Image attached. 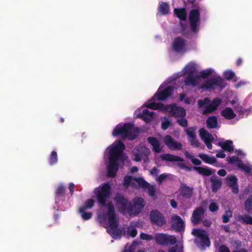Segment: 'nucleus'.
I'll return each mask as SVG.
<instances>
[{
    "label": "nucleus",
    "instance_id": "61",
    "mask_svg": "<svg viewBox=\"0 0 252 252\" xmlns=\"http://www.w3.org/2000/svg\"><path fill=\"white\" fill-rule=\"evenodd\" d=\"M170 205L173 208H176L177 207V203L174 199L170 200Z\"/></svg>",
    "mask_w": 252,
    "mask_h": 252
},
{
    "label": "nucleus",
    "instance_id": "41",
    "mask_svg": "<svg viewBox=\"0 0 252 252\" xmlns=\"http://www.w3.org/2000/svg\"><path fill=\"white\" fill-rule=\"evenodd\" d=\"M58 161V156L56 151H52L49 158V163L50 165H54Z\"/></svg>",
    "mask_w": 252,
    "mask_h": 252
},
{
    "label": "nucleus",
    "instance_id": "5",
    "mask_svg": "<svg viewBox=\"0 0 252 252\" xmlns=\"http://www.w3.org/2000/svg\"><path fill=\"white\" fill-rule=\"evenodd\" d=\"M124 186L127 189L129 187L136 189H142L147 191L149 195L155 197L156 189L155 185H151L142 178H132L130 176H126L124 180Z\"/></svg>",
    "mask_w": 252,
    "mask_h": 252
},
{
    "label": "nucleus",
    "instance_id": "39",
    "mask_svg": "<svg viewBox=\"0 0 252 252\" xmlns=\"http://www.w3.org/2000/svg\"><path fill=\"white\" fill-rule=\"evenodd\" d=\"M85 209L79 208V212L81 214V218L84 220L90 219L92 217V213L85 212Z\"/></svg>",
    "mask_w": 252,
    "mask_h": 252
},
{
    "label": "nucleus",
    "instance_id": "16",
    "mask_svg": "<svg viewBox=\"0 0 252 252\" xmlns=\"http://www.w3.org/2000/svg\"><path fill=\"white\" fill-rule=\"evenodd\" d=\"M189 20L191 32H197L199 30V12L198 9H193L190 11Z\"/></svg>",
    "mask_w": 252,
    "mask_h": 252
},
{
    "label": "nucleus",
    "instance_id": "32",
    "mask_svg": "<svg viewBox=\"0 0 252 252\" xmlns=\"http://www.w3.org/2000/svg\"><path fill=\"white\" fill-rule=\"evenodd\" d=\"M194 169L200 174L204 176H209L212 175L215 170L210 168L202 167H194Z\"/></svg>",
    "mask_w": 252,
    "mask_h": 252
},
{
    "label": "nucleus",
    "instance_id": "48",
    "mask_svg": "<svg viewBox=\"0 0 252 252\" xmlns=\"http://www.w3.org/2000/svg\"><path fill=\"white\" fill-rule=\"evenodd\" d=\"M223 76L227 80H230L235 76V73L231 70H226L223 72Z\"/></svg>",
    "mask_w": 252,
    "mask_h": 252
},
{
    "label": "nucleus",
    "instance_id": "3",
    "mask_svg": "<svg viewBox=\"0 0 252 252\" xmlns=\"http://www.w3.org/2000/svg\"><path fill=\"white\" fill-rule=\"evenodd\" d=\"M114 200L121 212L124 214L127 213L130 216L141 212L145 205L144 199L141 197H136L131 202H128L123 196L117 195Z\"/></svg>",
    "mask_w": 252,
    "mask_h": 252
},
{
    "label": "nucleus",
    "instance_id": "11",
    "mask_svg": "<svg viewBox=\"0 0 252 252\" xmlns=\"http://www.w3.org/2000/svg\"><path fill=\"white\" fill-rule=\"evenodd\" d=\"M192 234L196 237L194 242L200 249H204L210 246V241L206 232L204 230L193 229Z\"/></svg>",
    "mask_w": 252,
    "mask_h": 252
},
{
    "label": "nucleus",
    "instance_id": "23",
    "mask_svg": "<svg viewBox=\"0 0 252 252\" xmlns=\"http://www.w3.org/2000/svg\"><path fill=\"white\" fill-rule=\"evenodd\" d=\"M164 141L167 146L171 150H179L182 149V144L174 141L170 136H166L164 138Z\"/></svg>",
    "mask_w": 252,
    "mask_h": 252
},
{
    "label": "nucleus",
    "instance_id": "56",
    "mask_svg": "<svg viewBox=\"0 0 252 252\" xmlns=\"http://www.w3.org/2000/svg\"><path fill=\"white\" fill-rule=\"evenodd\" d=\"M185 155L187 158L190 159L191 160H192V158H194L193 154L192 153H189L188 152L186 151L185 153Z\"/></svg>",
    "mask_w": 252,
    "mask_h": 252
},
{
    "label": "nucleus",
    "instance_id": "4",
    "mask_svg": "<svg viewBox=\"0 0 252 252\" xmlns=\"http://www.w3.org/2000/svg\"><path fill=\"white\" fill-rule=\"evenodd\" d=\"M144 106L153 110L165 111L169 112L172 115L181 117L177 120L178 124L181 126H187V121L185 118L183 117L186 115V111L182 107L177 106L176 105L164 106L162 103H156L153 100L145 103Z\"/></svg>",
    "mask_w": 252,
    "mask_h": 252
},
{
    "label": "nucleus",
    "instance_id": "6",
    "mask_svg": "<svg viewBox=\"0 0 252 252\" xmlns=\"http://www.w3.org/2000/svg\"><path fill=\"white\" fill-rule=\"evenodd\" d=\"M214 71L212 68H208L200 71V75H198L201 78L200 84L198 85L199 89L211 90L222 87L223 80L220 76L218 75L215 76L212 79L204 82H202L203 79L207 78L212 75Z\"/></svg>",
    "mask_w": 252,
    "mask_h": 252
},
{
    "label": "nucleus",
    "instance_id": "27",
    "mask_svg": "<svg viewBox=\"0 0 252 252\" xmlns=\"http://www.w3.org/2000/svg\"><path fill=\"white\" fill-rule=\"evenodd\" d=\"M204 213V209L199 207L196 209L193 213L192 216V222L193 224H198L203 216Z\"/></svg>",
    "mask_w": 252,
    "mask_h": 252
},
{
    "label": "nucleus",
    "instance_id": "25",
    "mask_svg": "<svg viewBox=\"0 0 252 252\" xmlns=\"http://www.w3.org/2000/svg\"><path fill=\"white\" fill-rule=\"evenodd\" d=\"M192 194V189L187 186L186 185H182L179 189V196L186 198H190Z\"/></svg>",
    "mask_w": 252,
    "mask_h": 252
},
{
    "label": "nucleus",
    "instance_id": "62",
    "mask_svg": "<svg viewBox=\"0 0 252 252\" xmlns=\"http://www.w3.org/2000/svg\"><path fill=\"white\" fill-rule=\"evenodd\" d=\"M222 228L226 232H229L230 231V227L228 225H224L222 226Z\"/></svg>",
    "mask_w": 252,
    "mask_h": 252
},
{
    "label": "nucleus",
    "instance_id": "37",
    "mask_svg": "<svg viewBox=\"0 0 252 252\" xmlns=\"http://www.w3.org/2000/svg\"><path fill=\"white\" fill-rule=\"evenodd\" d=\"M244 207L248 213L252 214V195H250L245 201Z\"/></svg>",
    "mask_w": 252,
    "mask_h": 252
},
{
    "label": "nucleus",
    "instance_id": "49",
    "mask_svg": "<svg viewBox=\"0 0 252 252\" xmlns=\"http://www.w3.org/2000/svg\"><path fill=\"white\" fill-rule=\"evenodd\" d=\"M219 252H229V251L227 247L223 245L220 247ZM234 252H247V251L244 249H241L238 251H234Z\"/></svg>",
    "mask_w": 252,
    "mask_h": 252
},
{
    "label": "nucleus",
    "instance_id": "40",
    "mask_svg": "<svg viewBox=\"0 0 252 252\" xmlns=\"http://www.w3.org/2000/svg\"><path fill=\"white\" fill-rule=\"evenodd\" d=\"M94 204V201L93 199H88L80 208H83V209L85 210L90 209L93 207Z\"/></svg>",
    "mask_w": 252,
    "mask_h": 252
},
{
    "label": "nucleus",
    "instance_id": "19",
    "mask_svg": "<svg viewBox=\"0 0 252 252\" xmlns=\"http://www.w3.org/2000/svg\"><path fill=\"white\" fill-rule=\"evenodd\" d=\"M65 192V188L62 185L59 186L58 187L57 190H56V196L55 199V203L56 204L59 206L60 205V201L61 198L63 197ZM62 205L63 206H64L65 205V206L63 207V209L60 207L59 206H58V210H62L63 211L64 209H67L70 206V204H66V203L65 202H63L62 203Z\"/></svg>",
    "mask_w": 252,
    "mask_h": 252
},
{
    "label": "nucleus",
    "instance_id": "54",
    "mask_svg": "<svg viewBox=\"0 0 252 252\" xmlns=\"http://www.w3.org/2000/svg\"><path fill=\"white\" fill-rule=\"evenodd\" d=\"M159 172V170L156 167L153 168L150 171L151 174L153 176H158V174Z\"/></svg>",
    "mask_w": 252,
    "mask_h": 252
},
{
    "label": "nucleus",
    "instance_id": "7",
    "mask_svg": "<svg viewBox=\"0 0 252 252\" xmlns=\"http://www.w3.org/2000/svg\"><path fill=\"white\" fill-rule=\"evenodd\" d=\"M196 69V64L193 63H188L184 68L183 72L188 76L184 80L186 85L195 87L200 84L201 78L195 74Z\"/></svg>",
    "mask_w": 252,
    "mask_h": 252
},
{
    "label": "nucleus",
    "instance_id": "2",
    "mask_svg": "<svg viewBox=\"0 0 252 252\" xmlns=\"http://www.w3.org/2000/svg\"><path fill=\"white\" fill-rule=\"evenodd\" d=\"M125 145L120 141H116L105 151L104 158L107 163V174L109 177H114L118 170L119 165L127 159L123 153Z\"/></svg>",
    "mask_w": 252,
    "mask_h": 252
},
{
    "label": "nucleus",
    "instance_id": "9",
    "mask_svg": "<svg viewBox=\"0 0 252 252\" xmlns=\"http://www.w3.org/2000/svg\"><path fill=\"white\" fill-rule=\"evenodd\" d=\"M221 100L216 98L212 101L208 97L198 101V106L202 113L207 114L215 110L220 104Z\"/></svg>",
    "mask_w": 252,
    "mask_h": 252
},
{
    "label": "nucleus",
    "instance_id": "57",
    "mask_svg": "<svg viewBox=\"0 0 252 252\" xmlns=\"http://www.w3.org/2000/svg\"><path fill=\"white\" fill-rule=\"evenodd\" d=\"M74 184L73 183H70L69 184V189L71 194H72L74 192Z\"/></svg>",
    "mask_w": 252,
    "mask_h": 252
},
{
    "label": "nucleus",
    "instance_id": "59",
    "mask_svg": "<svg viewBox=\"0 0 252 252\" xmlns=\"http://www.w3.org/2000/svg\"><path fill=\"white\" fill-rule=\"evenodd\" d=\"M226 155L223 151L220 152L216 154V157L219 158H224Z\"/></svg>",
    "mask_w": 252,
    "mask_h": 252
},
{
    "label": "nucleus",
    "instance_id": "22",
    "mask_svg": "<svg viewBox=\"0 0 252 252\" xmlns=\"http://www.w3.org/2000/svg\"><path fill=\"white\" fill-rule=\"evenodd\" d=\"M171 226L177 231H183L185 229V223L178 216L175 215L171 219Z\"/></svg>",
    "mask_w": 252,
    "mask_h": 252
},
{
    "label": "nucleus",
    "instance_id": "44",
    "mask_svg": "<svg viewBox=\"0 0 252 252\" xmlns=\"http://www.w3.org/2000/svg\"><path fill=\"white\" fill-rule=\"evenodd\" d=\"M169 252H183V245L179 243L175 247H172L169 249Z\"/></svg>",
    "mask_w": 252,
    "mask_h": 252
},
{
    "label": "nucleus",
    "instance_id": "24",
    "mask_svg": "<svg viewBox=\"0 0 252 252\" xmlns=\"http://www.w3.org/2000/svg\"><path fill=\"white\" fill-rule=\"evenodd\" d=\"M226 181L228 186L231 188L232 191L234 193L238 192V185L237 178L234 175H228L226 177Z\"/></svg>",
    "mask_w": 252,
    "mask_h": 252
},
{
    "label": "nucleus",
    "instance_id": "31",
    "mask_svg": "<svg viewBox=\"0 0 252 252\" xmlns=\"http://www.w3.org/2000/svg\"><path fill=\"white\" fill-rule=\"evenodd\" d=\"M218 144L226 151L231 152L233 150V142L231 140H228L224 141H220Z\"/></svg>",
    "mask_w": 252,
    "mask_h": 252
},
{
    "label": "nucleus",
    "instance_id": "60",
    "mask_svg": "<svg viewBox=\"0 0 252 252\" xmlns=\"http://www.w3.org/2000/svg\"><path fill=\"white\" fill-rule=\"evenodd\" d=\"M211 223H212L211 221L209 220H206L203 221V225L204 226H207V227H209L211 225Z\"/></svg>",
    "mask_w": 252,
    "mask_h": 252
},
{
    "label": "nucleus",
    "instance_id": "13",
    "mask_svg": "<svg viewBox=\"0 0 252 252\" xmlns=\"http://www.w3.org/2000/svg\"><path fill=\"white\" fill-rule=\"evenodd\" d=\"M227 160L229 164L236 166L247 173H250L252 170V166L248 162H243L236 156L228 157Z\"/></svg>",
    "mask_w": 252,
    "mask_h": 252
},
{
    "label": "nucleus",
    "instance_id": "46",
    "mask_svg": "<svg viewBox=\"0 0 252 252\" xmlns=\"http://www.w3.org/2000/svg\"><path fill=\"white\" fill-rule=\"evenodd\" d=\"M137 233V230L134 226L130 225L128 227L127 231V235L130 236L131 237H134L136 236Z\"/></svg>",
    "mask_w": 252,
    "mask_h": 252
},
{
    "label": "nucleus",
    "instance_id": "43",
    "mask_svg": "<svg viewBox=\"0 0 252 252\" xmlns=\"http://www.w3.org/2000/svg\"><path fill=\"white\" fill-rule=\"evenodd\" d=\"M170 176V174L167 173H163L160 174L158 176H157L156 180L158 183L161 184L162 182L167 179H168Z\"/></svg>",
    "mask_w": 252,
    "mask_h": 252
},
{
    "label": "nucleus",
    "instance_id": "12",
    "mask_svg": "<svg viewBox=\"0 0 252 252\" xmlns=\"http://www.w3.org/2000/svg\"><path fill=\"white\" fill-rule=\"evenodd\" d=\"M133 160L139 161L141 160L144 162L149 161L148 156L150 153V150L143 145H140L135 148L133 151Z\"/></svg>",
    "mask_w": 252,
    "mask_h": 252
},
{
    "label": "nucleus",
    "instance_id": "26",
    "mask_svg": "<svg viewBox=\"0 0 252 252\" xmlns=\"http://www.w3.org/2000/svg\"><path fill=\"white\" fill-rule=\"evenodd\" d=\"M148 141L153 146V150L155 153H158L162 151L163 146L156 138L150 137L148 138Z\"/></svg>",
    "mask_w": 252,
    "mask_h": 252
},
{
    "label": "nucleus",
    "instance_id": "36",
    "mask_svg": "<svg viewBox=\"0 0 252 252\" xmlns=\"http://www.w3.org/2000/svg\"><path fill=\"white\" fill-rule=\"evenodd\" d=\"M180 100L184 101L186 104H193L195 102V98L193 96H186L184 94H182L180 96Z\"/></svg>",
    "mask_w": 252,
    "mask_h": 252
},
{
    "label": "nucleus",
    "instance_id": "14",
    "mask_svg": "<svg viewBox=\"0 0 252 252\" xmlns=\"http://www.w3.org/2000/svg\"><path fill=\"white\" fill-rule=\"evenodd\" d=\"M166 86V82H165L161 85L157 93L153 96V100H163L172 94L174 88L171 86H169L162 90V88Z\"/></svg>",
    "mask_w": 252,
    "mask_h": 252
},
{
    "label": "nucleus",
    "instance_id": "58",
    "mask_svg": "<svg viewBox=\"0 0 252 252\" xmlns=\"http://www.w3.org/2000/svg\"><path fill=\"white\" fill-rule=\"evenodd\" d=\"M218 174L220 176H224L226 174V172L224 169H220L218 171Z\"/></svg>",
    "mask_w": 252,
    "mask_h": 252
},
{
    "label": "nucleus",
    "instance_id": "45",
    "mask_svg": "<svg viewBox=\"0 0 252 252\" xmlns=\"http://www.w3.org/2000/svg\"><path fill=\"white\" fill-rule=\"evenodd\" d=\"M207 126H217V118L215 116L210 117L207 121Z\"/></svg>",
    "mask_w": 252,
    "mask_h": 252
},
{
    "label": "nucleus",
    "instance_id": "64",
    "mask_svg": "<svg viewBox=\"0 0 252 252\" xmlns=\"http://www.w3.org/2000/svg\"><path fill=\"white\" fill-rule=\"evenodd\" d=\"M138 171V168L137 166H133L130 168V172L132 173L137 172Z\"/></svg>",
    "mask_w": 252,
    "mask_h": 252
},
{
    "label": "nucleus",
    "instance_id": "51",
    "mask_svg": "<svg viewBox=\"0 0 252 252\" xmlns=\"http://www.w3.org/2000/svg\"><path fill=\"white\" fill-rule=\"evenodd\" d=\"M140 237L141 239L144 240H151L154 239L152 235L144 233H141Z\"/></svg>",
    "mask_w": 252,
    "mask_h": 252
},
{
    "label": "nucleus",
    "instance_id": "20",
    "mask_svg": "<svg viewBox=\"0 0 252 252\" xmlns=\"http://www.w3.org/2000/svg\"><path fill=\"white\" fill-rule=\"evenodd\" d=\"M199 135L202 141L206 145L208 149H211L212 145L211 143L214 141V137L210 134L208 131L202 128L199 130Z\"/></svg>",
    "mask_w": 252,
    "mask_h": 252
},
{
    "label": "nucleus",
    "instance_id": "10",
    "mask_svg": "<svg viewBox=\"0 0 252 252\" xmlns=\"http://www.w3.org/2000/svg\"><path fill=\"white\" fill-rule=\"evenodd\" d=\"M135 117L139 118L144 121L146 123L157 124L156 122L157 121V116L156 114L152 111H150L148 108L144 107L136 109L134 112Z\"/></svg>",
    "mask_w": 252,
    "mask_h": 252
},
{
    "label": "nucleus",
    "instance_id": "47",
    "mask_svg": "<svg viewBox=\"0 0 252 252\" xmlns=\"http://www.w3.org/2000/svg\"><path fill=\"white\" fill-rule=\"evenodd\" d=\"M161 126H170L172 125L170 118L164 117L161 119Z\"/></svg>",
    "mask_w": 252,
    "mask_h": 252
},
{
    "label": "nucleus",
    "instance_id": "30",
    "mask_svg": "<svg viewBox=\"0 0 252 252\" xmlns=\"http://www.w3.org/2000/svg\"><path fill=\"white\" fill-rule=\"evenodd\" d=\"M236 220L244 224H252V217L248 215H238L236 217Z\"/></svg>",
    "mask_w": 252,
    "mask_h": 252
},
{
    "label": "nucleus",
    "instance_id": "28",
    "mask_svg": "<svg viewBox=\"0 0 252 252\" xmlns=\"http://www.w3.org/2000/svg\"><path fill=\"white\" fill-rule=\"evenodd\" d=\"M161 160L169 161H180L183 162V159L179 157L175 156L170 154H163L160 156Z\"/></svg>",
    "mask_w": 252,
    "mask_h": 252
},
{
    "label": "nucleus",
    "instance_id": "21",
    "mask_svg": "<svg viewBox=\"0 0 252 252\" xmlns=\"http://www.w3.org/2000/svg\"><path fill=\"white\" fill-rule=\"evenodd\" d=\"M150 217L152 222L158 226H161L165 223L164 217L157 210L152 211Z\"/></svg>",
    "mask_w": 252,
    "mask_h": 252
},
{
    "label": "nucleus",
    "instance_id": "35",
    "mask_svg": "<svg viewBox=\"0 0 252 252\" xmlns=\"http://www.w3.org/2000/svg\"><path fill=\"white\" fill-rule=\"evenodd\" d=\"M221 115L227 119H231L235 117V114L230 108H226L221 111Z\"/></svg>",
    "mask_w": 252,
    "mask_h": 252
},
{
    "label": "nucleus",
    "instance_id": "63",
    "mask_svg": "<svg viewBox=\"0 0 252 252\" xmlns=\"http://www.w3.org/2000/svg\"><path fill=\"white\" fill-rule=\"evenodd\" d=\"M235 153L240 156L244 157L245 156V154L243 153V152L240 150H236Z\"/></svg>",
    "mask_w": 252,
    "mask_h": 252
},
{
    "label": "nucleus",
    "instance_id": "38",
    "mask_svg": "<svg viewBox=\"0 0 252 252\" xmlns=\"http://www.w3.org/2000/svg\"><path fill=\"white\" fill-rule=\"evenodd\" d=\"M159 11L162 15L168 14L169 11V6L168 4L165 2H161L159 3Z\"/></svg>",
    "mask_w": 252,
    "mask_h": 252
},
{
    "label": "nucleus",
    "instance_id": "52",
    "mask_svg": "<svg viewBox=\"0 0 252 252\" xmlns=\"http://www.w3.org/2000/svg\"><path fill=\"white\" fill-rule=\"evenodd\" d=\"M219 208L218 205L215 202H212L209 206V210L210 211L214 212L218 210Z\"/></svg>",
    "mask_w": 252,
    "mask_h": 252
},
{
    "label": "nucleus",
    "instance_id": "8",
    "mask_svg": "<svg viewBox=\"0 0 252 252\" xmlns=\"http://www.w3.org/2000/svg\"><path fill=\"white\" fill-rule=\"evenodd\" d=\"M138 133L137 127H115L113 131V136L129 140L135 139Z\"/></svg>",
    "mask_w": 252,
    "mask_h": 252
},
{
    "label": "nucleus",
    "instance_id": "15",
    "mask_svg": "<svg viewBox=\"0 0 252 252\" xmlns=\"http://www.w3.org/2000/svg\"><path fill=\"white\" fill-rule=\"evenodd\" d=\"M155 239L158 244L164 246L172 245L177 242L174 236L162 233L156 234Z\"/></svg>",
    "mask_w": 252,
    "mask_h": 252
},
{
    "label": "nucleus",
    "instance_id": "17",
    "mask_svg": "<svg viewBox=\"0 0 252 252\" xmlns=\"http://www.w3.org/2000/svg\"><path fill=\"white\" fill-rule=\"evenodd\" d=\"M185 130L188 136V141L190 145L194 148L201 147V143L196 138L195 127H188Z\"/></svg>",
    "mask_w": 252,
    "mask_h": 252
},
{
    "label": "nucleus",
    "instance_id": "53",
    "mask_svg": "<svg viewBox=\"0 0 252 252\" xmlns=\"http://www.w3.org/2000/svg\"><path fill=\"white\" fill-rule=\"evenodd\" d=\"M135 246V243H133L132 245H130V246H126L125 248V250L123 251V252H134L133 249Z\"/></svg>",
    "mask_w": 252,
    "mask_h": 252
},
{
    "label": "nucleus",
    "instance_id": "1",
    "mask_svg": "<svg viewBox=\"0 0 252 252\" xmlns=\"http://www.w3.org/2000/svg\"><path fill=\"white\" fill-rule=\"evenodd\" d=\"M95 195L99 209L97 212V220L100 224L106 228L107 232L114 239H120L122 231L118 228L119 218L117 217L112 202H107L109 199L111 186L109 183H104L96 188L94 191Z\"/></svg>",
    "mask_w": 252,
    "mask_h": 252
},
{
    "label": "nucleus",
    "instance_id": "34",
    "mask_svg": "<svg viewBox=\"0 0 252 252\" xmlns=\"http://www.w3.org/2000/svg\"><path fill=\"white\" fill-rule=\"evenodd\" d=\"M174 14L181 20H185L187 17V12L184 8H175Z\"/></svg>",
    "mask_w": 252,
    "mask_h": 252
},
{
    "label": "nucleus",
    "instance_id": "33",
    "mask_svg": "<svg viewBox=\"0 0 252 252\" xmlns=\"http://www.w3.org/2000/svg\"><path fill=\"white\" fill-rule=\"evenodd\" d=\"M198 157L205 162L209 164H214L217 161L215 157L209 156L205 154H199Z\"/></svg>",
    "mask_w": 252,
    "mask_h": 252
},
{
    "label": "nucleus",
    "instance_id": "18",
    "mask_svg": "<svg viewBox=\"0 0 252 252\" xmlns=\"http://www.w3.org/2000/svg\"><path fill=\"white\" fill-rule=\"evenodd\" d=\"M173 50L178 53H183L187 51V46L185 40L181 37L175 39L172 44Z\"/></svg>",
    "mask_w": 252,
    "mask_h": 252
},
{
    "label": "nucleus",
    "instance_id": "55",
    "mask_svg": "<svg viewBox=\"0 0 252 252\" xmlns=\"http://www.w3.org/2000/svg\"><path fill=\"white\" fill-rule=\"evenodd\" d=\"M191 161L192 162V163L194 164V165H199L201 164V161L198 159V158H193L192 159V160H191Z\"/></svg>",
    "mask_w": 252,
    "mask_h": 252
},
{
    "label": "nucleus",
    "instance_id": "42",
    "mask_svg": "<svg viewBox=\"0 0 252 252\" xmlns=\"http://www.w3.org/2000/svg\"><path fill=\"white\" fill-rule=\"evenodd\" d=\"M232 217V212L230 210L225 211L222 216V221L226 223L229 221L230 219Z\"/></svg>",
    "mask_w": 252,
    "mask_h": 252
},
{
    "label": "nucleus",
    "instance_id": "50",
    "mask_svg": "<svg viewBox=\"0 0 252 252\" xmlns=\"http://www.w3.org/2000/svg\"><path fill=\"white\" fill-rule=\"evenodd\" d=\"M239 111L241 115H248L250 113H252V107H250L248 110L241 108Z\"/></svg>",
    "mask_w": 252,
    "mask_h": 252
},
{
    "label": "nucleus",
    "instance_id": "29",
    "mask_svg": "<svg viewBox=\"0 0 252 252\" xmlns=\"http://www.w3.org/2000/svg\"><path fill=\"white\" fill-rule=\"evenodd\" d=\"M212 190L216 191L221 187V179L216 176H213L211 178Z\"/></svg>",
    "mask_w": 252,
    "mask_h": 252
}]
</instances>
